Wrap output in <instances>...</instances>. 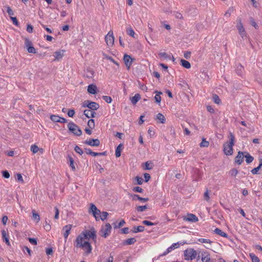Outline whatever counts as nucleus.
Returning <instances> with one entry per match:
<instances>
[{
  "mask_svg": "<svg viewBox=\"0 0 262 262\" xmlns=\"http://www.w3.org/2000/svg\"><path fill=\"white\" fill-rule=\"evenodd\" d=\"M96 232L94 228H92L89 230H84L76 237L75 246L83 250L86 254H89L92 251V247L90 240L92 239L96 242Z\"/></svg>",
  "mask_w": 262,
  "mask_h": 262,
  "instance_id": "obj_1",
  "label": "nucleus"
},
{
  "mask_svg": "<svg viewBox=\"0 0 262 262\" xmlns=\"http://www.w3.org/2000/svg\"><path fill=\"white\" fill-rule=\"evenodd\" d=\"M228 138L229 139V141L224 144L223 151L226 155L231 156L233 154V147L235 142V137L234 134L231 132H230Z\"/></svg>",
  "mask_w": 262,
  "mask_h": 262,
  "instance_id": "obj_2",
  "label": "nucleus"
},
{
  "mask_svg": "<svg viewBox=\"0 0 262 262\" xmlns=\"http://www.w3.org/2000/svg\"><path fill=\"white\" fill-rule=\"evenodd\" d=\"M184 257L186 260H192L196 258L198 261L200 259L199 252L193 248H188L184 251Z\"/></svg>",
  "mask_w": 262,
  "mask_h": 262,
  "instance_id": "obj_3",
  "label": "nucleus"
},
{
  "mask_svg": "<svg viewBox=\"0 0 262 262\" xmlns=\"http://www.w3.org/2000/svg\"><path fill=\"white\" fill-rule=\"evenodd\" d=\"M88 212L90 214H92L93 215L96 221H99V216H100L101 212L94 204L92 203L90 204V207L89 209Z\"/></svg>",
  "mask_w": 262,
  "mask_h": 262,
  "instance_id": "obj_4",
  "label": "nucleus"
},
{
  "mask_svg": "<svg viewBox=\"0 0 262 262\" xmlns=\"http://www.w3.org/2000/svg\"><path fill=\"white\" fill-rule=\"evenodd\" d=\"M68 127L70 131L72 132L74 135L79 136L82 134V131L76 124L73 122L69 123Z\"/></svg>",
  "mask_w": 262,
  "mask_h": 262,
  "instance_id": "obj_5",
  "label": "nucleus"
},
{
  "mask_svg": "<svg viewBox=\"0 0 262 262\" xmlns=\"http://www.w3.org/2000/svg\"><path fill=\"white\" fill-rule=\"evenodd\" d=\"M112 226L109 223H107L105 225L102 226L100 231L101 236L106 238L110 234Z\"/></svg>",
  "mask_w": 262,
  "mask_h": 262,
  "instance_id": "obj_6",
  "label": "nucleus"
},
{
  "mask_svg": "<svg viewBox=\"0 0 262 262\" xmlns=\"http://www.w3.org/2000/svg\"><path fill=\"white\" fill-rule=\"evenodd\" d=\"M83 107H88L89 110H92L95 112L99 107V104L95 102H90L89 100L85 101L82 105Z\"/></svg>",
  "mask_w": 262,
  "mask_h": 262,
  "instance_id": "obj_7",
  "label": "nucleus"
},
{
  "mask_svg": "<svg viewBox=\"0 0 262 262\" xmlns=\"http://www.w3.org/2000/svg\"><path fill=\"white\" fill-rule=\"evenodd\" d=\"M105 41L108 46H113L114 43V36L113 35V32L112 31H110L105 36Z\"/></svg>",
  "mask_w": 262,
  "mask_h": 262,
  "instance_id": "obj_8",
  "label": "nucleus"
},
{
  "mask_svg": "<svg viewBox=\"0 0 262 262\" xmlns=\"http://www.w3.org/2000/svg\"><path fill=\"white\" fill-rule=\"evenodd\" d=\"M237 21H238V24L236 27L238 31V33L242 37V38H244L245 37H246L247 34L242 24L241 19L238 18L237 19Z\"/></svg>",
  "mask_w": 262,
  "mask_h": 262,
  "instance_id": "obj_9",
  "label": "nucleus"
},
{
  "mask_svg": "<svg viewBox=\"0 0 262 262\" xmlns=\"http://www.w3.org/2000/svg\"><path fill=\"white\" fill-rule=\"evenodd\" d=\"M200 257H201L202 262H210V255L207 251H200L199 252Z\"/></svg>",
  "mask_w": 262,
  "mask_h": 262,
  "instance_id": "obj_10",
  "label": "nucleus"
},
{
  "mask_svg": "<svg viewBox=\"0 0 262 262\" xmlns=\"http://www.w3.org/2000/svg\"><path fill=\"white\" fill-rule=\"evenodd\" d=\"M64 53L65 50H59L55 52L54 54V59L53 60L59 61L61 60L63 57Z\"/></svg>",
  "mask_w": 262,
  "mask_h": 262,
  "instance_id": "obj_11",
  "label": "nucleus"
},
{
  "mask_svg": "<svg viewBox=\"0 0 262 262\" xmlns=\"http://www.w3.org/2000/svg\"><path fill=\"white\" fill-rule=\"evenodd\" d=\"M72 227V225H67L64 226L62 228V231L63 232V235L65 239V241H67L68 236L70 233Z\"/></svg>",
  "mask_w": 262,
  "mask_h": 262,
  "instance_id": "obj_12",
  "label": "nucleus"
},
{
  "mask_svg": "<svg viewBox=\"0 0 262 262\" xmlns=\"http://www.w3.org/2000/svg\"><path fill=\"white\" fill-rule=\"evenodd\" d=\"M244 158L245 152L238 151L237 155L236 156L235 158V162L237 163L238 165H241L243 163Z\"/></svg>",
  "mask_w": 262,
  "mask_h": 262,
  "instance_id": "obj_13",
  "label": "nucleus"
},
{
  "mask_svg": "<svg viewBox=\"0 0 262 262\" xmlns=\"http://www.w3.org/2000/svg\"><path fill=\"white\" fill-rule=\"evenodd\" d=\"M184 220L188 222L195 223L198 222L199 219L195 215L192 213H188L186 216L184 217Z\"/></svg>",
  "mask_w": 262,
  "mask_h": 262,
  "instance_id": "obj_14",
  "label": "nucleus"
},
{
  "mask_svg": "<svg viewBox=\"0 0 262 262\" xmlns=\"http://www.w3.org/2000/svg\"><path fill=\"white\" fill-rule=\"evenodd\" d=\"M123 60L127 69L129 70L132 64L133 59L130 56L125 54L124 56Z\"/></svg>",
  "mask_w": 262,
  "mask_h": 262,
  "instance_id": "obj_15",
  "label": "nucleus"
},
{
  "mask_svg": "<svg viewBox=\"0 0 262 262\" xmlns=\"http://www.w3.org/2000/svg\"><path fill=\"white\" fill-rule=\"evenodd\" d=\"M180 244L179 243H173L162 254V256H164L170 253L172 250L179 248Z\"/></svg>",
  "mask_w": 262,
  "mask_h": 262,
  "instance_id": "obj_16",
  "label": "nucleus"
},
{
  "mask_svg": "<svg viewBox=\"0 0 262 262\" xmlns=\"http://www.w3.org/2000/svg\"><path fill=\"white\" fill-rule=\"evenodd\" d=\"M85 143L91 146H98L100 145V141L97 139H91L86 140Z\"/></svg>",
  "mask_w": 262,
  "mask_h": 262,
  "instance_id": "obj_17",
  "label": "nucleus"
},
{
  "mask_svg": "<svg viewBox=\"0 0 262 262\" xmlns=\"http://www.w3.org/2000/svg\"><path fill=\"white\" fill-rule=\"evenodd\" d=\"M2 234L3 241L6 243L7 245H10V243L9 240V234L8 232L5 230H3L2 231Z\"/></svg>",
  "mask_w": 262,
  "mask_h": 262,
  "instance_id": "obj_18",
  "label": "nucleus"
},
{
  "mask_svg": "<svg viewBox=\"0 0 262 262\" xmlns=\"http://www.w3.org/2000/svg\"><path fill=\"white\" fill-rule=\"evenodd\" d=\"M84 115L88 118H94L96 115V113L91 110L88 109L84 111Z\"/></svg>",
  "mask_w": 262,
  "mask_h": 262,
  "instance_id": "obj_19",
  "label": "nucleus"
},
{
  "mask_svg": "<svg viewBox=\"0 0 262 262\" xmlns=\"http://www.w3.org/2000/svg\"><path fill=\"white\" fill-rule=\"evenodd\" d=\"M155 119L161 123H165L166 121L165 117L161 113H158L156 115Z\"/></svg>",
  "mask_w": 262,
  "mask_h": 262,
  "instance_id": "obj_20",
  "label": "nucleus"
},
{
  "mask_svg": "<svg viewBox=\"0 0 262 262\" xmlns=\"http://www.w3.org/2000/svg\"><path fill=\"white\" fill-rule=\"evenodd\" d=\"M88 92L90 94H95L97 93V87L95 84H91L88 86Z\"/></svg>",
  "mask_w": 262,
  "mask_h": 262,
  "instance_id": "obj_21",
  "label": "nucleus"
},
{
  "mask_svg": "<svg viewBox=\"0 0 262 262\" xmlns=\"http://www.w3.org/2000/svg\"><path fill=\"white\" fill-rule=\"evenodd\" d=\"M132 197L133 200H134V201L138 200L142 202H146L148 201L149 200L148 198H141L138 194L132 195Z\"/></svg>",
  "mask_w": 262,
  "mask_h": 262,
  "instance_id": "obj_22",
  "label": "nucleus"
},
{
  "mask_svg": "<svg viewBox=\"0 0 262 262\" xmlns=\"http://www.w3.org/2000/svg\"><path fill=\"white\" fill-rule=\"evenodd\" d=\"M85 152L88 155H90L92 156L96 157L97 156L103 155L104 154V152H96L92 151L90 149H85Z\"/></svg>",
  "mask_w": 262,
  "mask_h": 262,
  "instance_id": "obj_23",
  "label": "nucleus"
},
{
  "mask_svg": "<svg viewBox=\"0 0 262 262\" xmlns=\"http://www.w3.org/2000/svg\"><path fill=\"white\" fill-rule=\"evenodd\" d=\"M123 149V145L120 144L116 148L115 156L117 158H119L121 156V152Z\"/></svg>",
  "mask_w": 262,
  "mask_h": 262,
  "instance_id": "obj_24",
  "label": "nucleus"
},
{
  "mask_svg": "<svg viewBox=\"0 0 262 262\" xmlns=\"http://www.w3.org/2000/svg\"><path fill=\"white\" fill-rule=\"evenodd\" d=\"M68 158V160H69V165L71 167L72 170L73 171H75L76 167L74 165V161L73 158L71 156H69Z\"/></svg>",
  "mask_w": 262,
  "mask_h": 262,
  "instance_id": "obj_25",
  "label": "nucleus"
},
{
  "mask_svg": "<svg viewBox=\"0 0 262 262\" xmlns=\"http://www.w3.org/2000/svg\"><path fill=\"white\" fill-rule=\"evenodd\" d=\"M141 99V96L139 94L137 93L135 95L134 97L131 98V102L133 104H136L138 101Z\"/></svg>",
  "mask_w": 262,
  "mask_h": 262,
  "instance_id": "obj_26",
  "label": "nucleus"
},
{
  "mask_svg": "<svg viewBox=\"0 0 262 262\" xmlns=\"http://www.w3.org/2000/svg\"><path fill=\"white\" fill-rule=\"evenodd\" d=\"M245 158H246V162L247 163L249 164L253 161V157L251 156L248 152H245Z\"/></svg>",
  "mask_w": 262,
  "mask_h": 262,
  "instance_id": "obj_27",
  "label": "nucleus"
},
{
  "mask_svg": "<svg viewBox=\"0 0 262 262\" xmlns=\"http://www.w3.org/2000/svg\"><path fill=\"white\" fill-rule=\"evenodd\" d=\"M181 64L182 67L187 69H190L191 67L190 62L185 59L181 60Z\"/></svg>",
  "mask_w": 262,
  "mask_h": 262,
  "instance_id": "obj_28",
  "label": "nucleus"
},
{
  "mask_svg": "<svg viewBox=\"0 0 262 262\" xmlns=\"http://www.w3.org/2000/svg\"><path fill=\"white\" fill-rule=\"evenodd\" d=\"M214 231L216 234L219 235L222 237H227L228 236V235L225 232H223L219 228H215Z\"/></svg>",
  "mask_w": 262,
  "mask_h": 262,
  "instance_id": "obj_29",
  "label": "nucleus"
},
{
  "mask_svg": "<svg viewBox=\"0 0 262 262\" xmlns=\"http://www.w3.org/2000/svg\"><path fill=\"white\" fill-rule=\"evenodd\" d=\"M261 166H262V159L260 160V163H259V164L258 166L253 168L251 170L252 173L253 174H258V171H259V169H260V168L261 167Z\"/></svg>",
  "mask_w": 262,
  "mask_h": 262,
  "instance_id": "obj_30",
  "label": "nucleus"
},
{
  "mask_svg": "<svg viewBox=\"0 0 262 262\" xmlns=\"http://www.w3.org/2000/svg\"><path fill=\"white\" fill-rule=\"evenodd\" d=\"M249 256L252 262H259V258L253 253H250Z\"/></svg>",
  "mask_w": 262,
  "mask_h": 262,
  "instance_id": "obj_31",
  "label": "nucleus"
},
{
  "mask_svg": "<svg viewBox=\"0 0 262 262\" xmlns=\"http://www.w3.org/2000/svg\"><path fill=\"white\" fill-rule=\"evenodd\" d=\"M144 229H145L144 227L142 226L134 227L133 228V232L137 233V232H143L144 230Z\"/></svg>",
  "mask_w": 262,
  "mask_h": 262,
  "instance_id": "obj_32",
  "label": "nucleus"
},
{
  "mask_svg": "<svg viewBox=\"0 0 262 262\" xmlns=\"http://www.w3.org/2000/svg\"><path fill=\"white\" fill-rule=\"evenodd\" d=\"M30 149H31V151L33 153V154H36L37 153L39 150L42 151L43 150V149L42 148H41V149H39L38 148V147L35 144H33L31 146V148H30Z\"/></svg>",
  "mask_w": 262,
  "mask_h": 262,
  "instance_id": "obj_33",
  "label": "nucleus"
},
{
  "mask_svg": "<svg viewBox=\"0 0 262 262\" xmlns=\"http://www.w3.org/2000/svg\"><path fill=\"white\" fill-rule=\"evenodd\" d=\"M155 93H156V95L155 96V101L157 103H160V102L161 101V97L160 95L162 93L161 92H158V91H156Z\"/></svg>",
  "mask_w": 262,
  "mask_h": 262,
  "instance_id": "obj_34",
  "label": "nucleus"
},
{
  "mask_svg": "<svg viewBox=\"0 0 262 262\" xmlns=\"http://www.w3.org/2000/svg\"><path fill=\"white\" fill-rule=\"evenodd\" d=\"M136 239L135 238H128L126 240H125L124 241V244L125 245H132V244H134L136 242Z\"/></svg>",
  "mask_w": 262,
  "mask_h": 262,
  "instance_id": "obj_35",
  "label": "nucleus"
},
{
  "mask_svg": "<svg viewBox=\"0 0 262 262\" xmlns=\"http://www.w3.org/2000/svg\"><path fill=\"white\" fill-rule=\"evenodd\" d=\"M209 145V143L205 138H203L202 142L200 144L201 147H207Z\"/></svg>",
  "mask_w": 262,
  "mask_h": 262,
  "instance_id": "obj_36",
  "label": "nucleus"
},
{
  "mask_svg": "<svg viewBox=\"0 0 262 262\" xmlns=\"http://www.w3.org/2000/svg\"><path fill=\"white\" fill-rule=\"evenodd\" d=\"M108 215V213L107 212H105V211L101 212L100 216H99V220H101L102 221H104L105 219H106Z\"/></svg>",
  "mask_w": 262,
  "mask_h": 262,
  "instance_id": "obj_37",
  "label": "nucleus"
},
{
  "mask_svg": "<svg viewBox=\"0 0 262 262\" xmlns=\"http://www.w3.org/2000/svg\"><path fill=\"white\" fill-rule=\"evenodd\" d=\"M126 33L128 35L135 38V32L131 27L126 29Z\"/></svg>",
  "mask_w": 262,
  "mask_h": 262,
  "instance_id": "obj_38",
  "label": "nucleus"
},
{
  "mask_svg": "<svg viewBox=\"0 0 262 262\" xmlns=\"http://www.w3.org/2000/svg\"><path fill=\"white\" fill-rule=\"evenodd\" d=\"M198 241L202 243H205V244H211L213 242L209 239H206V238H199Z\"/></svg>",
  "mask_w": 262,
  "mask_h": 262,
  "instance_id": "obj_39",
  "label": "nucleus"
},
{
  "mask_svg": "<svg viewBox=\"0 0 262 262\" xmlns=\"http://www.w3.org/2000/svg\"><path fill=\"white\" fill-rule=\"evenodd\" d=\"M153 168V164L151 162L147 161L145 163V170H150Z\"/></svg>",
  "mask_w": 262,
  "mask_h": 262,
  "instance_id": "obj_40",
  "label": "nucleus"
},
{
  "mask_svg": "<svg viewBox=\"0 0 262 262\" xmlns=\"http://www.w3.org/2000/svg\"><path fill=\"white\" fill-rule=\"evenodd\" d=\"M32 217L33 220L36 221L37 223L40 221V217L38 213H37L34 210L32 211Z\"/></svg>",
  "mask_w": 262,
  "mask_h": 262,
  "instance_id": "obj_41",
  "label": "nucleus"
},
{
  "mask_svg": "<svg viewBox=\"0 0 262 262\" xmlns=\"http://www.w3.org/2000/svg\"><path fill=\"white\" fill-rule=\"evenodd\" d=\"M238 171V170L235 168H232L229 171V174L230 176L235 177L237 174Z\"/></svg>",
  "mask_w": 262,
  "mask_h": 262,
  "instance_id": "obj_42",
  "label": "nucleus"
},
{
  "mask_svg": "<svg viewBox=\"0 0 262 262\" xmlns=\"http://www.w3.org/2000/svg\"><path fill=\"white\" fill-rule=\"evenodd\" d=\"M159 56L160 58H162V59H167V58H170V55H168L165 52L160 53L159 54Z\"/></svg>",
  "mask_w": 262,
  "mask_h": 262,
  "instance_id": "obj_43",
  "label": "nucleus"
},
{
  "mask_svg": "<svg viewBox=\"0 0 262 262\" xmlns=\"http://www.w3.org/2000/svg\"><path fill=\"white\" fill-rule=\"evenodd\" d=\"M212 98H213V101L214 103L217 104H220L221 103V99H220L218 95H217L216 94H214L213 95V97H212Z\"/></svg>",
  "mask_w": 262,
  "mask_h": 262,
  "instance_id": "obj_44",
  "label": "nucleus"
},
{
  "mask_svg": "<svg viewBox=\"0 0 262 262\" xmlns=\"http://www.w3.org/2000/svg\"><path fill=\"white\" fill-rule=\"evenodd\" d=\"M147 208L146 205L140 206L136 207V210L138 212H143Z\"/></svg>",
  "mask_w": 262,
  "mask_h": 262,
  "instance_id": "obj_45",
  "label": "nucleus"
},
{
  "mask_svg": "<svg viewBox=\"0 0 262 262\" xmlns=\"http://www.w3.org/2000/svg\"><path fill=\"white\" fill-rule=\"evenodd\" d=\"M60 117L58 115H52L50 116V119L55 122H58Z\"/></svg>",
  "mask_w": 262,
  "mask_h": 262,
  "instance_id": "obj_46",
  "label": "nucleus"
},
{
  "mask_svg": "<svg viewBox=\"0 0 262 262\" xmlns=\"http://www.w3.org/2000/svg\"><path fill=\"white\" fill-rule=\"evenodd\" d=\"M88 125L91 129H93L95 127V122L94 119H90L88 122Z\"/></svg>",
  "mask_w": 262,
  "mask_h": 262,
  "instance_id": "obj_47",
  "label": "nucleus"
},
{
  "mask_svg": "<svg viewBox=\"0 0 262 262\" xmlns=\"http://www.w3.org/2000/svg\"><path fill=\"white\" fill-rule=\"evenodd\" d=\"M25 44L27 48H29V47L33 46L32 42L27 38L25 39Z\"/></svg>",
  "mask_w": 262,
  "mask_h": 262,
  "instance_id": "obj_48",
  "label": "nucleus"
},
{
  "mask_svg": "<svg viewBox=\"0 0 262 262\" xmlns=\"http://www.w3.org/2000/svg\"><path fill=\"white\" fill-rule=\"evenodd\" d=\"M125 224V222L124 220H121V221L118 223V225H116V224H114V228H120L122 226H123Z\"/></svg>",
  "mask_w": 262,
  "mask_h": 262,
  "instance_id": "obj_49",
  "label": "nucleus"
},
{
  "mask_svg": "<svg viewBox=\"0 0 262 262\" xmlns=\"http://www.w3.org/2000/svg\"><path fill=\"white\" fill-rule=\"evenodd\" d=\"M204 199L207 202H208L210 200L209 191L207 189H206V191L204 193Z\"/></svg>",
  "mask_w": 262,
  "mask_h": 262,
  "instance_id": "obj_50",
  "label": "nucleus"
},
{
  "mask_svg": "<svg viewBox=\"0 0 262 262\" xmlns=\"http://www.w3.org/2000/svg\"><path fill=\"white\" fill-rule=\"evenodd\" d=\"M103 99L108 103H110L112 101V99L111 97L107 96H103Z\"/></svg>",
  "mask_w": 262,
  "mask_h": 262,
  "instance_id": "obj_51",
  "label": "nucleus"
},
{
  "mask_svg": "<svg viewBox=\"0 0 262 262\" xmlns=\"http://www.w3.org/2000/svg\"><path fill=\"white\" fill-rule=\"evenodd\" d=\"M74 149L77 153L80 155H81L83 154V151L82 149L78 146H76Z\"/></svg>",
  "mask_w": 262,
  "mask_h": 262,
  "instance_id": "obj_52",
  "label": "nucleus"
},
{
  "mask_svg": "<svg viewBox=\"0 0 262 262\" xmlns=\"http://www.w3.org/2000/svg\"><path fill=\"white\" fill-rule=\"evenodd\" d=\"M2 176L4 178L8 179L10 178L9 172L7 170H5L2 172Z\"/></svg>",
  "mask_w": 262,
  "mask_h": 262,
  "instance_id": "obj_53",
  "label": "nucleus"
},
{
  "mask_svg": "<svg viewBox=\"0 0 262 262\" xmlns=\"http://www.w3.org/2000/svg\"><path fill=\"white\" fill-rule=\"evenodd\" d=\"M16 179L20 182L23 183L24 180L23 177L20 173H17L16 176Z\"/></svg>",
  "mask_w": 262,
  "mask_h": 262,
  "instance_id": "obj_54",
  "label": "nucleus"
},
{
  "mask_svg": "<svg viewBox=\"0 0 262 262\" xmlns=\"http://www.w3.org/2000/svg\"><path fill=\"white\" fill-rule=\"evenodd\" d=\"M133 191L135 192L142 193L143 191V189L140 187L136 186L133 188Z\"/></svg>",
  "mask_w": 262,
  "mask_h": 262,
  "instance_id": "obj_55",
  "label": "nucleus"
},
{
  "mask_svg": "<svg viewBox=\"0 0 262 262\" xmlns=\"http://www.w3.org/2000/svg\"><path fill=\"white\" fill-rule=\"evenodd\" d=\"M22 250L24 252H26V251L29 254V255H31V250L27 246H24L22 248Z\"/></svg>",
  "mask_w": 262,
  "mask_h": 262,
  "instance_id": "obj_56",
  "label": "nucleus"
},
{
  "mask_svg": "<svg viewBox=\"0 0 262 262\" xmlns=\"http://www.w3.org/2000/svg\"><path fill=\"white\" fill-rule=\"evenodd\" d=\"M10 18H11V19L12 20V23H13V24L14 25H15V26H18V22L17 19V18H16V17H12V16H11V17H10Z\"/></svg>",
  "mask_w": 262,
  "mask_h": 262,
  "instance_id": "obj_57",
  "label": "nucleus"
},
{
  "mask_svg": "<svg viewBox=\"0 0 262 262\" xmlns=\"http://www.w3.org/2000/svg\"><path fill=\"white\" fill-rule=\"evenodd\" d=\"M27 51L29 53H36V50L33 46L29 47V48H27Z\"/></svg>",
  "mask_w": 262,
  "mask_h": 262,
  "instance_id": "obj_58",
  "label": "nucleus"
},
{
  "mask_svg": "<svg viewBox=\"0 0 262 262\" xmlns=\"http://www.w3.org/2000/svg\"><path fill=\"white\" fill-rule=\"evenodd\" d=\"M75 114V111L73 109L69 110L68 112V115L70 117H73Z\"/></svg>",
  "mask_w": 262,
  "mask_h": 262,
  "instance_id": "obj_59",
  "label": "nucleus"
},
{
  "mask_svg": "<svg viewBox=\"0 0 262 262\" xmlns=\"http://www.w3.org/2000/svg\"><path fill=\"white\" fill-rule=\"evenodd\" d=\"M135 179L136 180L138 184L141 185L143 183V180L142 178L139 177H136L135 178Z\"/></svg>",
  "mask_w": 262,
  "mask_h": 262,
  "instance_id": "obj_60",
  "label": "nucleus"
},
{
  "mask_svg": "<svg viewBox=\"0 0 262 262\" xmlns=\"http://www.w3.org/2000/svg\"><path fill=\"white\" fill-rule=\"evenodd\" d=\"M29 241L33 245H36L37 244L36 239L34 238H29Z\"/></svg>",
  "mask_w": 262,
  "mask_h": 262,
  "instance_id": "obj_61",
  "label": "nucleus"
},
{
  "mask_svg": "<svg viewBox=\"0 0 262 262\" xmlns=\"http://www.w3.org/2000/svg\"><path fill=\"white\" fill-rule=\"evenodd\" d=\"M142 223L144 225H147V226H153V225H155L154 223L148 221H146V220L143 221L142 222Z\"/></svg>",
  "mask_w": 262,
  "mask_h": 262,
  "instance_id": "obj_62",
  "label": "nucleus"
},
{
  "mask_svg": "<svg viewBox=\"0 0 262 262\" xmlns=\"http://www.w3.org/2000/svg\"><path fill=\"white\" fill-rule=\"evenodd\" d=\"M144 177L145 179V181L147 182L150 179V176L149 173H145L144 174Z\"/></svg>",
  "mask_w": 262,
  "mask_h": 262,
  "instance_id": "obj_63",
  "label": "nucleus"
},
{
  "mask_svg": "<svg viewBox=\"0 0 262 262\" xmlns=\"http://www.w3.org/2000/svg\"><path fill=\"white\" fill-rule=\"evenodd\" d=\"M33 27L31 25H28L27 27V31L30 33H32L33 32Z\"/></svg>",
  "mask_w": 262,
  "mask_h": 262,
  "instance_id": "obj_64",
  "label": "nucleus"
}]
</instances>
